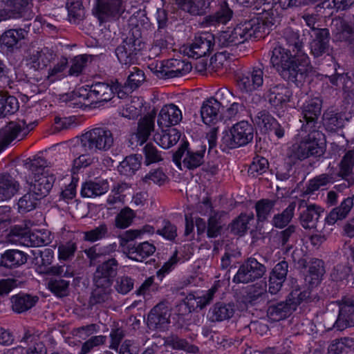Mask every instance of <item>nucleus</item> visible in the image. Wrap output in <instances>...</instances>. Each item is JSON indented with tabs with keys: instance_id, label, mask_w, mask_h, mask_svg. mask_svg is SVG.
I'll use <instances>...</instances> for the list:
<instances>
[{
	"instance_id": "47",
	"label": "nucleus",
	"mask_w": 354,
	"mask_h": 354,
	"mask_svg": "<svg viewBox=\"0 0 354 354\" xmlns=\"http://www.w3.org/2000/svg\"><path fill=\"white\" fill-rule=\"evenodd\" d=\"M214 0H182L180 6L183 10L192 15H203L209 9Z\"/></svg>"
},
{
	"instance_id": "56",
	"label": "nucleus",
	"mask_w": 354,
	"mask_h": 354,
	"mask_svg": "<svg viewBox=\"0 0 354 354\" xmlns=\"http://www.w3.org/2000/svg\"><path fill=\"white\" fill-rule=\"evenodd\" d=\"M140 104L141 103L139 102L138 98L135 97L131 99L130 101L122 106V108L120 110V115L129 120L137 118L141 113Z\"/></svg>"
},
{
	"instance_id": "2",
	"label": "nucleus",
	"mask_w": 354,
	"mask_h": 354,
	"mask_svg": "<svg viewBox=\"0 0 354 354\" xmlns=\"http://www.w3.org/2000/svg\"><path fill=\"white\" fill-rule=\"evenodd\" d=\"M260 14L257 13L252 18L241 21L232 30L221 32L218 37V45L221 47L235 46L252 37H262L267 26Z\"/></svg>"
},
{
	"instance_id": "53",
	"label": "nucleus",
	"mask_w": 354,
	"mask_h": 354,
	"mask_svg": "<svg viewBox=\"0 0 354 354\" xmlns=\"http://www.w3.org/2000/svg\"><path fill=\"white\" fill-rule=\"evenodd\" d=\"M266 291L265 287L261 284L256 283L247 287L243 295V301L245 304L254 305L266 295Z\"/></svg>"
},
{
	"instance_id": "60",
	"label": "nucleus",
	"mask_w": 354,
	"mask_h": 354,
	"mask_svg": "<svg viewBox=\"0 0 354 354\" xmlns=\"http://www.w3.org/2000/svg\"><path fill=\"white\" fill-rule=\"evenodd\" d=\"M145 156V163L149 165L156 163L163 160L162 151H159L157 147L152 143H147L142 149Z\"/></svg>"
},
{
	"instance_id": "3",
	"label": "nucleus",
	"mask_w": 354,
	"mask_h": 354,
	"mask_svg": "<svg viewBox=\"0 0 354 354\" xmlns=\"http://www.w3.org/2000/svg\"><path fill=\"white\" fill-rule=\"evenodd\" d=\"M48 167L47 160L42 157H35L30 165V169L33 175L30 190L41 198L47 196L55 180V177L50 172Z\"/></svg>"
},
{
	"instance_id": "55",
	"label": "nucleus",
	"mask_w": 354,
	"mask_h": 354,
	"mask_svg": "<svg viewBox=\"0 0 354 354\" xmlns=\"http://www.w3.org/2000/svg\"><path fill=\"white\" fill-rule=\"evenodd\" d=\"M334 182L333 174H322L310 180L306 189L304 192L306 194H310L317 191L320 187Z\"/></svg>"
},
{
	"instance_id": "29",
	"label": "nucleus",
	"mask_w": 354,
	"mask_h": 354,
	"mask_svg": "<svg viewBox=\"0 0 354 354\" xmlns=\"http://www.w3.org/2000/svg\"><path fill=\"white\" fill-rule=\"evenodd\" d=\"M291 95L290 89L281 84L270 86L264 94L269 103L274 107L282 106L288 102Z\"/></svg>"
},
{
	"instance_id": "30",
	"label": "nucleus",
	"mask_w": 354,
	"mask_h": 354,
	"mask_svg": "<svg viewBox=\"0 0 354 354\" xmlns=\"http://www.w3.org/2000/svg\"><path fill=\"white\" fill-rule=\"evenodd\" d=\"M38 25L39 22L35 20L32 23L26 25L24 28L8 30L2 35L0 39L1 44L7 48H12L17 45L20 40L26 37L28 32L30 30L31 27H32L35 30V28Z\"/></svg>"
},
{
	"instance_id": "51",
	"label": "nucleus",
	"mask_w": 354,
	"mask_h": 354,
	"mask_svg": "<svg viewBox=\"0 0 354 354\" xmlns=\"http://www.w3.org/2000/svg\"><path fill=\"white\" fill-rule=\"evenodd\" d=\"M83 234V239L85 241L94 243L109 237L110 230L106 223H102L98 226L84 232Z\"/></svg>"
},
{
	"instance_id": "10",
	"label": "nucleus",
	"mask_w": 354,
	"mask_h": 354,
	"mask_svg": "<svg viewBox=\"0 0 354 354\" xmlns=\"http://www.w3.org/2000/svg\"><path fill=\"white\" fill-rule=\"evenodd\" d=\"M254 138V128L248 122L243 120L234 124L230 133L222 138V142L226 147L234 149L245 146L252 142Z\"/></svg>"
},
{
	"instance_id": "4",
	"label": "nucleus",
	"mask_w": 354,
	"mask_h": 354,
	"mask_svg": "<svg viewBox=\"0 0 354 354\" xmlns=\"http://www.w3.org/2000/svg\"><path fill=\"white\" fill-rule=\"evenodd\" d=\"M113 144V134L107 128H94L83 133L80 138L82 151L86 153L107 151Z\"/></svg>"
},
{
	"instance_id": "33",
	"label": "nucleus",
	"mask_w": 354,
	"mask_h": 354,
	"mask_svg": "<svg viewBox=\"0 0 354 354\" xmlns=\"http://www.w3.org/2000/svg\"><path fill=\"white\" fill-rule=\"evenodd\" d=\"M55 57L54 52L48 48L33 50L30 52L28 62L35 70H39L46 67Z\"/></svg>"
},
{
	"instance_id": "24",
	"label": "nucleus",
	"mask_w": 354,
	"mask_h": 354,
	"mask_svg": "<svg viewBox=\"0 0 354 354\" xmlns=\"http://www.w3.org/2000/svg\"><path fill=\"white\" fill-rule=\"evenodd\" d=\"M170 312L167 304L160 302L154 306L147 317V325L151 329H162L169 322Z\"/></svg>"
},
{
	"instance_id": "11",
	"label": "nucleus",
	"mask_w": 354,
	"mask_h": 354,
	"mask_svg": "<svg viewBox=\"0 0 354 354\" xmlns=\"http://www.w3.org/2000/svg\"><path fill=\"white\" fill-rule=\"evenodd\" d=\"M149 68L158 77L168 79L188 73L191 71L192 66L189 62L185 60L171 59L160 63H152Z\"/></svg>"
},
{
	"instance_id": "18",
	"label": "nucleus",
	"mask_w": 354,
	"mask_h": 354,
	"mask_svg": "<svg viewBox=\"0 0 354 354\" xmlns=\"http://www.w3.org/2000/svg\"><path fill=\"white\" fill-rule=\"evenodd\" d=\"M237 86L243 93L252 92L263 85V71L260 68H252L237 77Z\"/></svg>"
},
{
	"instance_id": "57",
	"label": "nucleus",
	"mask_w": 354,
	"mask_h": 354,
	"mask_svg": "<svg viewBox=\"0 0 354 354\" xmlns=\"http://www.w3.org/2000/svg\"><path fill=\"white\" fill-rule=\"evenodd\" d=\"M145 80V73L142 70L133 67L128 75L127 80L124 84V88L133 91L138 88Z\"/></svg>"
},
{
	"instance_id": "21",
	"label": "nucleus",
	"mask_w": 354,
	"mask_h": 354,
	"mask_svg": "<svg viewBox=\"0 0 354 354\" xmlns=\"http://www.w3.org/2000/svg\"><path fill=\"white\" fill-rule=\"evenodd\" d=\"M214 37L213 35L204 32L196 36L193 42L185 48L189 57L198 59L205 56L213 48Z\"/></svg>"
},
{
	"instance_id": "37",
	"label": "nucleus",
	"mask_w": 354,
	"mask_h": 354,
	"mask_svg": "<svg viewBox=\"0 0 354 354\" xmlns=\"http://www.w3.org/2000/svg\"><path fill=\"white\" fill-rule=\"evenodd\" d=\"M156 251L155 246L147 242L140 243L138 245H129L127 248V257L136 261H143L146 258L152 255Z\"/></svg>"
},
{
	"instance_id": "40",
	"label": "nucleus",
	"mask_w": 354,
	"mask_h": 354,
	"mask_svg": "<svg viewBox=\"0 0 354 354\" xmlns=\"http://www.w3.org/2000/svg\"><path fill=\"white\" fill-rule=\"evenodd\" d=\"M324 272L323 261L318 259H312L305 276V282L310 286H316L320 283Z\"/></svg>"
},
{
	"instance_id": "63",
	"label": "nucleus",
	"mask_w": 354,
	"mask_h": 354,
	"mask_svg": "<svg viewBox=\"0 0 354 354\" xmlns=\"http://www.w3.org/2000/svg\"><path fill=\"white\" fill-rule=\"evenodd\" d=\"M275 119L266 111H261L254 116V122L264 133H269V129Z\"/></svg>"
},
{
	"instance_id": "9",
	"label": "nucleus",
	"mask_w": 354,
	"mask_h": 354,
	"mask_svg": "<svg viewBox=\"0 0 354 354\" xmlns=\"http://www.w3.org/2000/svg\"><path fill=\"white\" fill-rule=\"evenodd\" d=\"M3 8H0V21L10 19L30 20L35 13L32 11L33 0H2Z\"/></svg>"
},
{
	"instance_id": "59",
	"label": "nucleus",
	"mask_w": 354,
	"mask_h": 354,
	"mask_svg": "<svg viewBox=\"0 0 354 354\" xmlns=\"http://www.w3.org/2000/svg\"><path fill=\"white\" fill-rule=\"evenodd\" d=\"M165 344L172 347L174 349H181L187 351L189 353H196L198 348L195 346L190 345L185 339L180 338L177 335H171L166 338Z\"/></svg>"
},
{
	"instance_id": "62",
	"label": "nucleus",
	"mask_w": 354,
	"mask_h": 354,
	"mask_svg": "<svg viewBox=\"0 0 354 354\" xmlns=\"http://www.w3.org/2000/svg\"><path fill=\"white\" fill-rule=\"evenodd\" d=\"M91 55L86 54L75 57L71 61V66L68 71L69 75H80L86 66L88 59H91Z\"/></svg>"
},
{
	"instance_id": "28",
	"label": "nucleus",
	"mask_w": 354,
	"mask_h": 354,
	"mask_svg": "<svg viewBox=\"0 0 354 354\" xmlns=\"http://www.w3.org/2000/svg\"><path fill=\"white\" fill-rule=\"evenodd\" d=\"M288 272V263L285 260L274 266L269 277L268 290L272 295H275L280 291L286 279Z\"/></svg>"
},
{
	"instance_id": "49",
	"label": "nucleus",
	"mask_w": 354,
	"mask_h": 354,
	"mask_svg": "<svg viewBox=\"0 0 354 354\" xmlns=\"http://www.w3.org/2000/svg\"><path fill=\"white\" fill-rule=\"evenodd\" d=\"M140 157L137 155L127 156L119 165L118 169L120 174L131 176L140 168Z\"/></svg>"
},
{
	"instance_id": "5",
	"label": "nucleus",
	"mask_w": 354,
	"mask_h": 354,
	"mask_svg": "<svg viewBox=\"0 0 354 354\" xmlns=\"http://www.w3.org/2000/svg\"><path fill=\"white\" fill-rule=\"evenodd\" d=\"M322 136L318 131H309L307 136L289 148L288 157L292 160H304L311 156H321L324 153L322 143L319 142Z\"/></svg>"
},
{
	"instance_id": "22",
	"label": "nucleus",
	"mask_w": 354,
	"mask_h": 354,
	"mask_svg": "<svg viewBox=\"0 0 354 354\" xmlns=\"http://www.w3.org/2000/svg\"><path fill=\"white\" fill-rule=\"evenodd\" d=\"M339 314L333 327L343 330L348 327L354 326V299L344 297L339 301Z\"/></svg>"
},
{
	"instance_id": "45",
	"label": "nucleus",
	"mask_w": 354,
	"mask_h": 354,
	"mask_svg": "<svg viewBox=\"0 0 354 354\" xmlns=\"http://www.w3.org/2000/svg\"><path fill=\"white\" fill-rule=\"evenodd\" d=\"M323 125L328 131L335 132L344 126L345 119L341 113L328 109L322 115Z\"/></svg>"
},
{
	"instance_id": "1",
	"label": "nucleus",
	"mask_w": 354,
	"mask_h": 354,
	"mask_svg": "<svg viewBox=\"0 0 354 354\" xmlns=\"http://www.w3.org/2000/svg\"><path fill=\"white\" fill-rule=\"evenodd\" d=\"M283 37L291 49L274 47L270 63L283 80L301 85L312 71L309 57L303 50L304 42L299 33L290 28L284 30Z\"/></svg>"
},
{
	"instance_id": "12",
	"label": "nucleus",
	"mask_w": 354,
	"mask_h": 354,
	"mask_svg": "<svg viewBox=\"0 0 354 354\" xmlns=\"http://www.w3.org/2000/svg\"><path fill=\"white\" fill-rule=\"evenodd\" d=\"M266 272V268L263 264L250 257L239 266L232 281L236 283H249L261 279Z\"/></svg>"
},
{
	"instance_id": "46",
	"label": "nucleus",
	"mask_w": 354,
	"mask_h": 354,
	"mask_svg": "<svg viewBox=\"0 0 354 354\" xmlns=\"http://www.w3.org/2000/svg\"><path fill=\"white\" fill-rule=\"evenodd\" d=\"M109 189V185L106 180L97 182L90 180L82 185L81 194L83 197H95L105 194Z\"/></svg>"
},
{
	"instance_id": "41",
	"label": "nucleus",
	"mask_w": 354,
	"mask_h": 354,
	"mask_svg": "<svg viewBox=\"0 0 354 354\" xmlns=\"http://www.w3.org/2000/svg\"><path fill=\"white\" fill-rule=\"evenodd\" d=\"M180 133L175 128L162 130L160 133H156L154 141L162 148L169 149L175 145L180 138Z\"/></svg>"
},
{
	"instance_id": "13",
	"label": "nucleus",
	"mask_w": 354,
	"mask_h": 354,
	"mask_svg": "<svg viewBox=\"0 0 354 354\" xmlns=\"http://www.w3.org/2000/svg\"><path fill=\"white\" fill-rule=\"evenodd\" d=\"M322 100L314 97L306 101L301 107L300 122H303L301 129L306 131H316V125L321 114Z\"/></svg>"
},
{
	"instance_id": "52",
	"label": "nucleus",
	"mask_w": 354,
	"mask_h": 354,
	"mask_svg": "<svg viewBox=\"0 0 354 354\" xmlns=\"http://www.w3.org/2000/svg\"><path fill=\"white\" fill-rule=\"evenodd\" d=\"M253 213L250 214H241L236 219L231 223V232L234 234L242 236L249 229L250 221H254Z\"/></svg>"
},
{
	"instance_id": "20",
	"label": "nucleus",
	"mask_w": 354,
	"mask_h": 354,
	"mask_svg": "<svg viewBox=\"0 0 354 354\" xmlns=\"http://www.w3.org/2000/svg\"><path fill=\"white\" fill-rule=\"evenodd\" d=\"M118 265L115 258H111L97 266L93 274V283L112 286Z\"/></svg>"
},
{
	"instance_id": "27",
	"label": "nucleus",
	"mask_w": 354,
	"mask_h": 354,
	"mask_svg": "<svg viewBox=\"0 0 354 354\" xmlns=\"http://www.w3.org/2000/svg\"><path fill=\"white\" fill-rule=\"evenodd\" d=\"M233 16V11L228 3L221 1L216 11L212 15L205 17L201 24L205 27L216 26L218 24H226Z\"/></svg>"
},
{
	"instance_id": "32",
	"label": "nucleus",
	"mask_w": 354,
	"mask_h": 354,
	"mask_svg": "<svg viewBox=\"0 0 354 354\" xmlns=\"http://www.w3.org/2000/svg\"><path fill=\"white\" fill-rule=\"evenodd\" d=\"M330 32L328 28L317 29L315 32V38L310 43L311 53L315 57L322 56L329 51Z\"/></svg>"
},
{
	"instance_id": "43",
	"label": "nucleus",
	"mask_w": 354,
	"mask_h": 354,
	"mask_svg": "<svg viewBox=\"0 0 354 354\" xmlns=\"http://www.w3.org/2000/svg\"><path fill=\"white\" fill-rule=\"evenodd\" d=\"M217 290L218 286L217 284H214L205 293L201 295H196L194 293H189L186 297L187 305L192 306L193 308L196 307L202 309L212 301Z\"/></svg>"
},
{
	"instance_id": "44",
	"label": "nucleus",
	"mask_w": 354,
	"mask_h": 354,
	"mask_svg": "<svg viewBox=\"0 0 354 354\" xmlns=\"http://www.w3.org/2000/svg\"><path fill=\"white\" fill-rule=\"evenodd\" d=\"M354 167V150H348L346 152L339 162V171L338 175L348 182L347 186L354 185V178L351 176Z\"/></svg>"
},
{
	"instance_id": "23",
	"label": "nucleus",
	"mask_w": 354,
	"mask_h": 354,
	"mask_svg": "<svg viewBox=\"0 0 354 354\" xmlns=\"http://www.w3.org/2000/svg\"><path fill=\"white\" fill-rule=\"evenodd\" d=\"M114 95L113 87L108 82L93 83L86 93V99L91 104H101L111 100Z\"/></svg>"
},
{
	"instance_id": "25",
	"label": "nucleus",
	"mask_w": 354,
	"mask_h": 354,
	"mask_svg": "<svg viewBox=\"0 0 354 354\" xmlns=\"http://www.w3.org/2000/svg\"><path fill=\"white\" fill-rule=\"evenodd\" d=\"M28 254L17 249L6 250L0 256V270L16 269L27 263Z\"/></svg>"
},
{
	"instance_id": "61",
	"label": "nucleus",
	"mask_w": 354,
	"mask_h": 354,
	"mask_svg": "<svg viewBox=\"0 0 354 354\" xmlns=\"http://www.w3.org/2000/svg\"><path fill=\"white\" fill-rule=\"evenodd\" d=\"M167 32L166 30H157L155 32V39L151 48L150 49V56L158 55L162 49L167 47Z\"/></svg>"
},
{
	"instance_id": "31",
	"label": "nucleus",
	"mask_w": 354,
	"mask_h": 354,
	"mask_svg": "<svg viewBox=\"0 0 354 354\" xmlns=\"http://www.w3.org/2000/svg\"><path fill=\"white\" fill-rule=\"evenodd\" d=\"M12 232L13 234L19 237L17 241L19 243L24 246L41 247L49 243V239L39 231L35 232L26 231L17 232V228L15 227Z\"/></svg>"
},
{
	"instance_id": "58",
	"label": "nucleus",
	"mask_w": 354,
	"mask_h": 354,
	"mask_svg": "<svg viewBox=\"0 0 354 354\" xmlns=\"http://www.w3.org/2000/svg\"><path fill=\"white\" fill-rule=\"evenodd\" d=\"M41 199L30 190L24 194L18 201V208L21 213H26L36 207L37 202Z\"/></svg>"
},
{
	"instance_id": "48",
	"label": "nucleus",
	"mask_w": 354,
	"mask_h": 354,
	"mask_svg": "<svg viewBox=\"0 0 354 354\" xmlns=\"http://www.w3.org/2000/svg\"><path fill=\"white\" fill-rule=\"evenodd\" d=\"M19 107V102L15 97L10 95L6 91H0V118L15 113Z\"/></svg>"
},
{
	"instance_id": "50",
	"label": "nucleus",
	"mask_w": 354,
	"mask_h": 354,
	"mask_svg": "<svg viewBox=\"0 0 354 354\" xmlns=\"http://www.w3.org/2000/svg\"><path fill=\"white\" fill-rule=\"evenodd\" d=\"M296 207V202H291L280 214H275L272 219V224L277 228L286 227L292 219Z\"/></svg>"
},
{
	"instance_id": "14",
	"label": "nucleus",
	"mask_w": 354,
	"mask_h": 354,
	"mask_svg": "<svg viewBox=\"0 0 354 354\" xmlns=\"http://www.w3.org/2000/svg\"><path fill=\"white\" fill-rule=\"evenodd\" d=\"M33 129L32 124H28L25 120L10 122L0 130V153L21 134L26 136Z\"/></svg>"
},
{
	"instance_id": "35",
	"label": "nucleus",
	"mask_w": 354,
	"mask_h": 354,
	"mask_svg": "<svg viewBox=\"0 0 354 354\" xmlns=\"http://www.w3.org/2000/svg\"><path fill=\"white\" fill-rule=\"evenodd\" d=\"M113 293L112 286L93 283V289L89 298L91 306H107L111 304Z\"/></svg>"
},
{
	"instance_id": "15",
	"label": "nucleus",
	"mask_w": 354,
	"mask_h": 354,
	"mask_svg": "<svg viewBox=\"0 0 354 354\" xmlns=\"http://www.w3.org/2000/svg\"><path fill=\"white\" fill-rule=\"evenodd\" d=\"M156 117V111L153 109L140 118L138 122L136 131L131 136L130 142L131 145L136 142V145L142 146L148 140L155 129Z\"/></svg>"
},
{
	"instance_id": "6",
	"label": "nucleus",
	"mask_w": 354,
	"mask_h": 354,
	"mask_svg": "<svg viewBox=\"0 0 354 354\" xmlns=\"http://www.w3.org/2000/svg\"><path fill=\"white\" fill-rule=\"evenodd\" d=\"M310 297V291L301 290L299 285H293L292 290L286 301L271 304L267 310L268 317L274 321H279L286 318L294 311L302 301Z\"/></svg>"
},
{
	"instance_id": "39",
	"label": "nucleus",
	"mask_w": 354,
	"mask_h": 354,
	"mask_svg": "<svg viewBox=\"0 0 354 354\" xmlns=\"http://www.w3.org/2000/svg\"><path fill=\"white\" fill-rule=\"evenodd\" d=\"M38 301L37 296L25 293L18 294L11 298L12 309L17 313H22L35 306Z\"/></svg>"
},
{
	"instance_id": "7",
	"label": "nucleus",
	"mask_w": 354,
	"mask_h": 354,
	"mask_svg": "<svg viewBox=\"0 0 354 354\" xmlns=\"http://www.w3.org/2000/svg\"><path fill=\"white\" fill-rule=\"evenodd\" d=\"M143 46L139 29L138 28L131 29L122 43L115 48V55L120 63L128 66L135 64L138 60V53Z\"/></svg>"
},
{
	"instance_id": "38",
	"label": "nucleus",
	"mask_w": 354,
	"mask_h": 354,
	"mask_svg": "<svg viewBox=\"0 0 354 354\" xmlns=\"http://www.w3.org/2000/svg\"><path fill=\"white\" fill-rule=\"evenodd\" d=\"M354 205V195L352 197L345 198L339 206L333 208L326 217V223L333 225L337 221L345 218Z\"/></svg>"
},
{
	"instance_id": "16",
	"label": "nucleus",
	"mask_w": 354,
	"mask_h": 354,
	"mask_svg": "<svg viewBox=\"0 0 354 354\" xmlns=\"http://www.w3.org/2000/svg\"><path fill=\"white\" fill-rule=\"evenodd\" d=\"M299 208L301 209L299 216L301 225L306 230L316 229L324 209L316 204H309L305 200L299 201Z\"/></svg>"
},
{
	"instance_id": "42",
	"label": "nucleus",
	"mask_w": 354,
	"mask_h": 354,
	"mask_svg": "<svg viewBox=\"0 0 354 354\" xmlns=\"http://www.w3.org/2000/svg\"><path fill=\"white\" fill-rule=\"evenodd\" d=\"M234 314V305L218 302L209 311V319L212 322H221L230 319Z\"/></svg>"
},
{
	"instance_id": "19",
	"label": "nucleus",
	"mask_w": 354,
	"mask_h": 354,
	"mask_svg": "<svg viewBox=\"0 0 354 354\" xmlns=\"http://www.w3.org/2000/svg\"><path fill=\"white\" fill-rule=\"evenodd\" d=\"M331 27L334 40L348 45L354 44V21L335 17L332 21Z\"/></svg>"
},
{
	"instance_id": "26",
	"label": "nucleus",
	"mask_w": 354,
	"mask_h": 354,
	"mask_svg": "<svg viewBox=\"0 0 354 354\" xmlns=\"http://www.w3.org/2000/svg\"><path fill=\"white\" fill-rule=\"evenodd\" d=\"M183 119L179 108L174 104L164 105L158 115V125L160 128L178 124Z\"/></svg>"
},
{
	"instance_id": "36",
	"label": "nucleus",
	"mask_w": 354,
	"mask_h": 354,
	"mask_svg": "<svg viewBox=\"0 0 354 354\" xmlns=\"http://www.w3.org/2000/svg\"><path fill=\"white\" fill-rule=\"evenodd\" d=\"M19 183L9 174H0V201H7L19 190Z\"/></svg>"
},
{
	"instance_id": "8",
	"label": "nucleus",
	"mask_w": 354,
	"mask_h": 354,
	"mask_svg": "<svg viewBox=\"0 0 354 354\" xmlns=\"http://www.w3.org/2000/svg\"><path fill=\"white\" fill-rule=\"evenodd\" d=\"M125 10V0H93L92 13L102 24L118 20Z\"/></svg>"
},
{
	"instance_id": "64",
	"label": "nucleus",
	"mask_w": 354,
	"mask_h": 354,
	"mask_svg": "<svg viewBox=\"0 0 354 354\" xmlns=\"http://www.w3.org/2000/svg\"><path fill=\"white\" fill-rule=\"evenodd\" d=\"M134 217V212L129 207H124L115 217V227L120 229L127 228L131 225Z\"/></svg>"
},
{
	"instance_id": "54",
	"label": "nucleus",
	"mask_w": 354,
	"mask_h": 354,
	"mask_svg": "<svg viewBox=\"0 0 354 354\" xmlns=\"http://www.w3.org/2000/svg\"><path fill=\"white\" fill-rule=\"evenodd\" d=\"M275 203V200L263 198L258 201L255 204L257 221H265L272 212Z\"/></svg>"
},
{
	"instance_id": "17",
	"label": "nucleus",
	"mask_w": 354,
	"mask_h": 354,
	"mask_svg": "<svg viewBox=\"0 0 354 354\" xmlns=\"http://www.w3.org/2000/svg\"><path fill=\"white\" fill-rule=\"evenodd\" d=\"M187 147L188 142H185L174 153V160L176 164H180V159L184 156L183 160L184 166L189 169H194L203 164L205 148L201 147V149L194 151L188 149Z\"/></svg>"
},
{
	"instance_id": "34",
	"label": "nucleus",
	"mask_w": 354,
	"mask_h": 354,
	"mask_svg": "<svg viewBox=\"0 0 354 354\" xmlns=\"http://www.w3.org/2000/svg\"><path fill=\"white\" fill-rule=\"evenodd\" d=\"M221 102L216 98H210L204 102L201 109L202 120L206 124H215L221 118Z\"/></svg>"
}]
</instances>
